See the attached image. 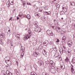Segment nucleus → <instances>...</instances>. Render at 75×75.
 <instances>
[{
    "mask_svg": "<svg viewBox=\"0 0 75 75\" xmlns=\"http://www.w3.org/2000/svg\"><path fill=\"white\" fill-rule=\"evenodd\" d=\"M51 27L53 28L54 30L56 29L57 31H60L62 34H64L65 33L64 31H62V30L61 28H60L59 27L57 26L56 27L55 26V25L54 24H52L51 25Z\"/></svg>",
    "mask_w": 75,
    "mask_h": 75,
    "instance_id": "obj_1",
    "label": "nucleus"
},
{
    "mask_svg": "<svg viewBox=\"0 0 75 75\" xmlns=\"http://www.w3.org/2000/svg\"><path fill=\"white\" fill-rule=\"evenodd\" d=\"M28 34L26 35L23 38V40L24 41H25V40H27L28 39V38H30V37L33 34L32 32L30 30L28 31Z\"/></svg>",
    "mask_w": 75,
    "mask_h": 75,
    "instance_id": "obj_2",
    "label": "nucleus"
},
{
    "mask_svg": "<svg viewBox=\"0 0 75 75\" xmlns=\"http://www.w3.org/2000/svg\"><path fill=\"white\" fill-rule=\"evenodd\" d=\"M38 64L40 66L42 65V66H44V63L43 61L41 60H40L38 61Z\"/></svg>",
    "mask_w": 75,
    "mask_h": 75,
    "instance_id": "obj_3",
    "label": "nucleus"
},
{
    "mask_svg": "<svg viewBox=\"0 0 75 75\" xmlns=\"http://www.w3.org/2000/svg\"><path fill=\"white\" fill-rule=\"evenodd\" d=\"M4 59L5 60V62L7 64V63H8V62L10 61V57L9 56H7Z\"/></svg>",
    "mask_w": 75,
    "mask_h": 75,
    "instance_id": "obj_4",
    "label": "nucleus"
},
{
    "mask_svg": "<svg viewBox=\"0 0 75 75\" xmlns=\"http://www.w3.org/2000/svg\"><path fill=\"white\" fill-rule=\"evenodd\" d=\"M47 34L50 36H53V33L51 30H48L46 32Z\"/></svg>",
    "mask_w": 75,
    "mask_h": 75,
    "instance_id": "obj_5",
    "label": "nucleus"
},
{
    "mask_svg": "<svg viewBox=\"0 0 75 75\" xmlns=\"http://www.w3.org/2000/svg\"><path fill=\"white\" fill-rule=\"evenodd\" d=\"M35 30L36 32H37V33H40V32H41V28H40V27H36L35 28Z\"/></svg>",
    "mask_w": 75,
    "mask_h": 75,
    "instance_id": "obj_6",
    "label": "nucleus"
},
{
    "mask_svg": "<svg viewBox=\"0 0 75 75\" xmlns=\"http://www.w3.org/2000/svg\"><path fill=\"white\" fill-rule=\"evenodd\" d=\"M7 43L8 44H10V47H11L13 46V42L10 40L9 39L8 40Z\"/></svg>",
    "mask_w": 75,
    "mask_h": 75,
    "instance_id": "obj_7",
    "label": "nucleus"
},
{
    "mask_svg": "<svg viewBox=\"0 0 75 75\" xmlns=\"http://www.w3.org/2000/svg\"><path fill=\"white\" fill-rule=\"evenodd\" d=\"M59 51L60 52V53H62V54L63 52H65V53H66V52L65 51V50H63L62 48L60 47L59 48Z\"/></svg>",
    "mask_w": 75,
    "mask_h": 75,
    "instance_id": "obj_8",
    "label": "nucleus"
},
{
    "mask_svg": "<svg viewBox=\"0 0 75 75\" xmlns=\"http://www.w3.org/2000/svg\"><path fill=\"white\" fill-rule=\"evenodd\" d=\"M68 45L69 47H71L72 45V41L71 40H69L68 42Z\"/></svg>",
    "mask_w": 75,
    "mask_h": 75,
    "instance_id": "obj_9",
    "label": "nucleus"
},
{
    "mask_svg": "<svg viewBox=\"0 0 75 75\" xmlns=\"http://www.w3.org/2000/svg\"><path fill=\"white\" fill-rule=\"evenodd\" d=\"M33 56L34 57H37L40 56V54H39L38 52H35L33 53Z\"/></svg>",
    "mask_w": 75,
    "mask_h": 75,
    "instance_id": "obj_10",
    "label": "nucleus"
},
{
    "mask_svg": "<svg viewBox=\"0 0 75 75\" xmlns=\"http://www.w3.org/2000/svg\"><path fill=\"white\" fill-rule=\"evenodd\" d=\"M50 70L51 72L53 74H54V73L55 72V71H56V69H55L54 68H52Z\"/></svg>",
    "mask_w": 75,
    "mask_h": 75,
    "instance_id": "obj_11",
    "label": "nucleus"
},
{
    "mask_svg": "<svg viewBox=\"0 0 75 75\" xmlns=\"http://www.w3.org/2000/svg\"><path fill=\"white\" fill-rule=\"evenodd\" d=\"M44 15L47 16V15H50L51 14V12H44Z\"/></svg>",
    "mask_w": 75,
    "mask_h": 75,
    "instance_id": "obj_12",
    "label": "nucleus"
},
{
    "mask_svg": "<svg viewBox=\"0 0 75 75\" xmlns=\"http://www.w3.org/2000/svg\"><path fill=\"white\" fill-rule=\"evenodd\" d=\"M70 5L71 6L75 7V2L73 1L70 2Z\"/></svg>",
    "mask_w": 75,
    "mask_h": 75,
    "instance_id": "obj_13",
    "label": "nucleus"
},
{
    "mask_svg": "<svg viewBox=\"0 0 75 75\" xmlns=\"http://www.w3.org/2000/svg\"><path fill=\"white\" fill-rule=\"evenodd\" d=\"M71 62L73 64H75V57H73V59L71 60Z\"/></svg>",
    "mask_w": 75,
    "mask_h": 75,
    "instance_id": "obj_14",
    "label": "nucleus"
},
{
    "mask_svg": "<svg viewBox=\"0 0 75 75\" xmlns=\"http://www.w3.org/2000/svg\"><path fill=\"white\" fill-rule=\"evenodd\" d=\"M62 9H63V11L64 13H66L67 11V9L66 8H65L64 7H62Z\"/></svg>",
    "mask_w": 75,
    "mask_h": 75,
    "instance_id": "obj_15",
    "label": "nucleus"
},
{
    "mask_svg": "<svg viewBox=\"0 0 75 75\" xmlns=\"http://www.w3.org/2000/svg\"><path fill=\"white\" fill-rule=\"evenodd\" d=\"M6 73L7 74V75H12V73H11V72H10V71H8L7 70L6 72Z\"/></svg>",
    "mask_w": 75,
    "mask_h": 75,
    "instance_id": "obj_16",
    "label": "nucleus"
},
{
    "mask_svg": "<svg viewBox=\"0 0 75 75\" xmlns=\"http://www.w3.org/2000/svg\"><path fill=\"white\" fill-rule=\"evenodd\" d=\"M35 16H37V17H40V13H38L37 12V13H35Z\"/></svg>",
    "mask_w": 75,
    "mask_h": 75,
    "instance_id": "obj_17",
    "label": "nucleus"
},
{
    "mask_svg": "<svg viewBox=\"0 0 75 75\" xmlns=\"http://www.w3.org/2000/svg\"><path fill=\"white\" fill-rule=\"evenodd\" d=\"M33 24L35 27H38V23L36 21H35L33 23Z\"/></svg>",
    "mask_w": 75,
    "mask_h": 75,
    "instance_id": "obj_18",
    "label": "nucleus"
},
{
    "mask_svg": "<svg viewBox=\"0 0 75 75\" xmlns=\"http://www.w3.org/2000/svg\"><path fill=\"white\" fill-rule=\"evenodd\" d=\"M73 67H74V66H73L72 64H71V72H72L74 70V68H73Z\"/></svg>",
    "mask_w": 75,
    "mask_h": 75,
    "instance_id": "obj_19",
    "label": "nucleus"
},
{
    "mask_svg": "<svg viewBox=\"0 0 75 75\" xmlns=\"http://www.w3.org/2000/svg\"><path fill=\"white\" fill-rule=\"evenodd\" d=\"M66 40V37H65V36H64L63 37V38L62 39V42H64Z\"/></svg>",
    "mask_w": 75,
    "mask_h": 75,
    "instance_id": "obj_20",
    "label": "nucleus"
},
{
    "mask_svg": "<svg viewBox=\"0 0 75 75\" xmlns=\"http://www.w3.org/2000/svg\"><path fill=\"white\" fill-rule=\"evenodd\" d=\"M22 3L23 6H24V7L25 6V4H26L25 1H22Z\"/></svg>",
    "mask_w": 75,
    "mask_h": 75,
    "instance_id": "obj_21",
    "label": "nucleus"
},
{
    "mask_svg": "<svg viewBox=\"0 0 75 75\" xmlns=\"http://www.w3.org/2000/svg\"><path fill=\"white\" fill-rule=\"evenodd\" d=\"M61 65V68H62V69H65V65L64 64H63L62 65Z\"/></svg>",
    "mask_w": 75,
    "mask_h": 75,
    "instance_id": "obj_22",
    "label": "nucleus"
},
{
    "mask_svg": "<svg viewBox=\"0 0 75 75\" xmlns=\"http://www.w3.org/2000/svg\"><path fill=\"white\" fill-rule=\"evenodd\" d=\"M50 63L52 65V66H54V62H53V61H50Z\"/></svg>",
    "mask_w": 75,
    "mask_h": 75,
    "instance_id": "obj_23",
    "label": "nucleus"
},
{
    "mask_svg": "<svg viewBox=\"0 0 75 75\" xmlns=\"http://www.w3.org/2000/svg\"><path fill=\"white\" fill-rule=\"evenodd\" d=\"M24 52L23 51L22 53V54H21V58H23V56H24Z\"/></svg>",
    "mask_w": 75,
    "mask_h": 75,
    "instance_id": "obj_24",
    "label": "nucleus"
},
{
    "mask_svg": "<svg viewBox=\"0 0 75 75\" xmlns=\"http://www.w3.org/2000/svg\"><path fill=\"white\" fill-rule=\"evenodd\" d=\"M26 18L28 19V20H30V18H31V16L30 15H28Z\"/></svg>",
    "mask_w": 75,
    "mask_h": 75,
    "instance_id": "obj_25",
    "label": "nucleus"
},
{
    "mask_svg": "<svg viewBox=\"0 0 75 75\" xmlns=\"http://www.w3.org/2000/svg\"><path fill=\"white\" fill-rule=\"evenodd\" d=\"M65 61L66 62H69V59L68 57H67L66 59H65Z\"/></svg>",
    "mask_w": 75,
    "mask_h": 75,
    "instance_id": "obj_26",
    "label": "nucleus"
},
{
    "mask_svg": "<svg viewBox=\"0 0 75 75\" xmlns=\"http://www.w3.org/2000/svg\"><path fill=\"white\" fill-rule=\"evenodd\" d=\"M42 53L43 54H47V52L45 51V50H43L42 51Z\"/></svg>",
    "mask_w": 75,
    "mask_h": 75,
    "instance_id": "obj_27",
    "label": "nucleus"
},
{
    "mask_svg": "<svg viewBox=\"0 0 75 75\" xmlns=\"http://www.w3.org/2000/svg\"><path fill=\"white\" fill-rule=\"evenodd\" d=\"M30 75H37V74L34 72H32Z\"/></svg>",
    "mask_w": 75,
    "mask_h": 75,
    "instance_id": "obj_28",
    "label": "nucleus"
},
{
    "mask_svg": "<svg viewBox=\"0 0 75 75\" xmlns=\"http://www.w3.org/2000/svg\"><path fill=\"white\" fill-rule=\"evenodd\" d=\"M54 67V66H52V65L51 66V65H50L48 67V68L50 70V69H52V68H53L52 67Z\"/></svg>",
    "mask_w": 75,
    "mask_h": 75,
    "instance_id": "obj_29",
    "label": "nucleus"
},
{
    "mask_svg": "<svg viewBox=\"0 0 75 75\" xmlns=\"http://www.w3.org/2000/svg\"><path fill=\"white\" fill-rule=\"evenodd\" d=\"M57 19H54V23H55V24H58V22H57Z\"/></svg>",
    "mask_w": 75,
    "mask_h": 75,
    "instance_id": "obj_30",
    "label": "nucleus"
},
{
    "mask_svg": "<svg viewBox=\"0 0 75 75\" xmlns=\"http://www.w3.org/2000/svg\"><path fill=\"white\" fill-rule=\"evenodd\" d=\"M49 44L50 45H54V44L53 42L51 41L50 42Z\"/></svg>",
    "mask_w": 75,
    "mask_h": 75,
    "instance_id": "obj_31",
    "label": "nucleus"
},
{
    "mask_svg": "<svg viewBox=\"0 0 75 75\" xmlns=\"http://www.w3.org/2000/svg\"><path fill=\"white\" fill-rule=\"evenodd\" d=\"M0 44H3V40L1 39H0Z\"/></svg>",
    "mask_w": 75,
    "mask_h": 75,
    "instance_id": "obj_32",
    "label": "nucleus"
},
{
    "mask_svg": "<svg viewBox=\"0 0 75 75\" xmlns=\"http://www.w3.org/2000/svg\"><path fill=\"white\" fill-rule=\"evenodd\" d=\"M6 4L8 7H9V6H10V1H9L7 2Z\"/></svg>",
    "mask_w": 75,
    "mask_h": 75,
    "instance_id": "obj_33",
    "label": "nucleus"
},
{
    "mask_svg": "<svg viewBox=\"0 0 75 75\" xmlns=\"http://www.w3.org/2000/svg\"><path fill=\"white\" fill-rule=\"evenodd\" d=\"M64 11H61L60 12V15H62V14H64Z\"/></svg>",
    "mask_w": 75,
    "mask_h": 75,
    "instance_id": "obj_34",
    "label": "nucleus"
},
{
    "mask_svg": "<svg viewBox=\"0 0 75 75\" xmlns=\"http://www.w3.org/2000/svg\"><path fill=\"white\" fill-rule=\"evenodd\" d=\"M23 14L22 13H20V14H19V16H20V17H23Z\"/></svg>",
    "mask_w": 75,
    "mask_h": 75,
    "instance_id": "obj_35",
    "label": "nucleus"
},
{
    "mask_svg": "<svg viewBox=\"0 0 75 75\" xmlns=\"http://www.w3.org/2000/svg\"><path fill=\"white\" fill-rule=\"evenodd\" d=\"M15 73H16V74H17V73H18V70H17V69H15Z\"/></svg>",
    "mask_w": 75,
    "mask_h": 75,
    "instance_id": "obj_36",
    "label": "nucleus"
},
{
    "mask_svg": "<svg viewBox=\"0 0 75 75\" xmlns=\"http://www.w3.org/2000/svg\"><path fill=\"white\" fill-rule=\"evenodd\" d=\"M45 63L46 64H47V65H48V64H49L50 63V62H49L48 61H47L45 62Z\"/></svg>",
    "mask_w": 75,
    "mask_h": 75,
    "instance_id": "obj_37",
    "label": "nucleus"
},
{
    "mask_svg": "<svg viewBox=\"0 0 75 75\" xmlns=\"http://www.w3.org/2000/svg\"><path fill=\"white\" fill-rule=\"evenodd\" d=\"M38 49L40 50H42V47H41V46H39V48H38Z\"/></svg>",
    "mask_w": 75,
    "mask_h": 75,
    "instance_id": "obj_38",
    "label": "nucleus"
},
{
    "mask_svg": "<svg viewBox=\"0 0 75 75\" xmlns=\"http://www.w3.org/2000/svg\"><path fill=\"white\" fill-rule=\"evenodd\" d=\"M57 72H59V71H61V69H58L57 68Z\"/></svg>",
    "mask_w": 75,
    "mask_h": 75,
    "instance_id": "obj_39",
    "label": "nucleus"
},
{
    "mask_svg": "<svg viewBox=\"0 0 75 75\" xmlns=\"http://www.w3.org/2000/svg\"><path fill=\"white\" fill-rule=\"evenodd\" d=\"M8 31L7 32L8 34H10V30H8Z\"/></svg>",
    "mask_w": 75,
    "mask_h": 75,
    "instance_id": "obj_40",
    "label": "nucleus"
},
{
    "mask_svg": "<svg viewBox=\"0 0 75 75\" xmlns=\"http://www.w3.org/2000/svg\"><path fill=\"white\" fill-rule=\"evenodd\" d=\"M27 5H30V6H31V4L30 3V2L27 3Z\"/></svg>",
    "mask_w": 75,
    "mask_h": 75,
    "instance_id": "obj_41",
    "label": "nucleus"
},
{
    "mask_svg": "<svg viewBox=\"0 0 75 75\" xmlns=\"http://www.w3.org/2000/svg\"><path fill=\"white\" fill-rule=\"evenodd\" d=\"M3 37H4V35H3V34H1V35L0 36L1 38H3Z\"/></svg>",
    "mask_w": 75,
    "mask_h": 75,
    "instance_id": "obj_42",
    "label": "nucleus"
},
{
    "mask_svg": "<svg viewBox=\"0 0 75 75\" xmlns=\"http://www.w3.org/2000/svg\"><path fill=\"white\" fill-rule=\"evenodd\" d=\"M14 4V3H13V1H11V3H10V4H11V5H13Z\"/></svg>",
    "mask_w": 75,
    "mask_h": 75,
    "instance_id": "obj_43",
    "label": "nucleus"
},
{
    "mask_svg": "<svg viewBox=\"0 0 75 75\" xmlns=\"http://www.w3.org/2000/svg\"><path fill=\"white\" fill-rule=\"evenodd\" d=\"M40 46V47H43V44L42 43L41 44Z\"/></svg>",
    "mask_w": 75,
    "mask_h": 75,
    "instance_id": "obj_44",
    "label": "nucleus"
},
{
    "mask_svg": "<svg viewBox=\"0 0 75 75\" xmlns=\"http://www.w3.org/2000/svg\"><path fill=\"white\" fill-rule=\"evenodd\" d=\"M46 73V72H43L42 75H45V73Z\"/></svg>",
    "mask_w": 75,
    "mask_h": 75,
    "instance_id": "obj_45",
    "label": "nucleus"
},
{
    "mask_svg": "<svg viewBox=\"0 0 75 75\" xmlns=\"http://www.w3.org/2000/svg\"><path fill=\"white\" fill-rule=\"evenodd\" d=\"M72 72V74H75V70H74L72 72Z\"/></svg>",
    "mask_w": 75,
    "mask_h": 75,
    "instance_id": "obj_46",
    "label": "nucleus"
},
{
    "mask_svg": "<svg viewBox=\"0 0 75 75\" xmlns=\"http://www.w3.org/2000/svg\"><path fill=\"white\" fill-rule=\"evenodd\" d=\"M17 40H20V38L18 37H17Z\"/></svg>",
    "mask_w": 75,
    "mask_h": 75,
    "instance_id": "obj_47",
    "label": "nucleus"
},
{
    "mask_svg": "<svg viewBox=\"0 0 75 75\" xmlns=\"http://www.w3.org/2000/svg\"><path fill=\"white\" fill-rule=\"evenodd\" d=\"M16 64H17V66H18V62H17V61L16 62Z\"/></svg>",
    "mask_w": 75,
    "mask_h": 75,
    "instance_id": "obj_48",
    "label": "nucleus"
},
{
    "mask_svg": "<svg viewBox=\"0 0 75 75\" xmlns=\"http://www.w3.org/2000/svg\"><path fill=\"white\" fill-rule=\"evenodd\" d=\"M52 45L53 48H55V45H54V44H53V45Z\"/></svg>",
    "mask_w": 75,
    "mask_h": 75,
    "instance_id": "obj_49",
    "label": "nucleus"
},
{
    "mask_svg": "<svg viewBox=\"0 0 75 75\" xmlns=\"http://www.w3.org/2000/svg\"><path fill=\"white\" fill-rule=\"evenodd\" d=\"M57 55V54H55V55H54V57L55 58H57V57H58V56H56V55Z\"/></svg>",
    "mask_w": 75,
    "mask_h": 75,
    "instance_id": "obj_50",
    "label": "nucleus"
},
{
    "mask_svg": "<svg viewBox=\"0 0 75 75\" xmlns=\"http://www.w3.org/2000/svg\"><path fill=\"white\" fill-rule=\"evenodd\" d=\"M59 39H57V40L56 41V42H59Z\"/></svg>",
    "mask_w": 75,
    "mask_h": 75,
    "instance_id": "obj_51",
    "label": "nucleus"
},
{
    "mask_svg": "<svg viewBox=\"0 0 75 75\" xmlns=\"http://www.w3.org/2000/svg\"><path fill=\"white\" fill-rule=\"evenodd\" d=\"M12 18H12V17H11V18L9 19V21L10 20H12Z\"/></svg>",
    "mask_w": 75,
    "mask_h": 75,
    "instance_id": "obj_52",
    "label": "nucleus"
},
{
    "mask_svg": "<svg viewBox=\"0 0 75 75\" xmlns=\"http://www.w3.org/2000/svg\"><path fill=\"white\" fill-rule=\"evenodd\" d=\"M60 5H57V7H59Z\"/></svg>",
    "mask_w": 75,
    "mask_h": 75,
    "instance_id": "obj_53",
    "label": "nucleus"
},
{
    "mask_svg": "<svg viewBox=\"0 0 75 75\" xmlns=\"http://www.w3.org/2000/svg\"><path fill=\"white\" fill-rule=\"evenodd\" d=\"M17 37H20V35H19V34H18L17 35Z\"/></svg>",
    "mask_w": 75,
    "mask_h": 75,
    "instance_id": "obj_54",
    "label": "nucleus"
},
{
    "mask_svg": "<svg viewBox=\"0 0 75 75\" xmlns=\"http://www.w3.org/2000/svg\"><path fill=\"white\" fill-rule=\"evenodd\" d=\"M13 13H15V9L13 10Z\"/></svg>",
    "mask_w": 75,
    "mask_h": 75,
    "instance_id": "obj_55",
    "label": "nucleus"
},
{
    "mask_svg": "<svg viewBox=\"0 0 75 75\" xmlns=\"http://www.w3.org/2000/svg\"><path fill=\"white\" fill-rule=\"evenodd\" d=\"M19 17H17V20H19Z\"/></svg>",
    "mask_w": 75,
    "mask_h": 75,
    "instance_id": "obj_56",
    "label": "nucleus"
},
{
    "mask_svg": "<svg viewBox=\"0 0 75 75\" xmlns=\"http://www.w3.org/2000/svg\"><path fill=\"white\" fill-rule=\"evenodd\" d=\"M45 75H48V74H47V73H45Z\"/></svg>",
    "mask_w": 75,
    "mask_h": 75,
    "instance_id": "obj_57",
    "label": "nucleus"
},
{
    "mask_svg": "<svg viewBox=\"0 0 75 75\" xmlns=\"http://www.w3.org/2000/svg\"><path fill=\"white\" fill-rule=\"evenodd\" d=\"M27 28H26L25 29V31H27Z\"/></svg>",
    "mask_w": 75,
    "mask_h": 75,
    "instance_id": "obj_58",
    "label": "nucleus"
},
{
    "mask_svg": "<svg viewBox=\"0 0 75 75\" xmlns=\"http://www.w3.org/2000/svg\"><path fill=\"white\" fill-rule=\"evenodd\" d=\"M63 48H64V49L65 48V46H63Z\"/></svg>",
    "mask_w": 75,
    "mask_h": 75,
    "instance_id": "obj_59",
    "label": "nucleus"
},
{
    "mask_svg": "<svg viewBox=\"0 0 75 75\" xmlns=\"http://www.w3.org/2000/svg\"><path fill=\"white\" fill-rule=\"evenodd\" d=\"M61 19H62V20H63V19H64V18H61Z\"/></svg>",
    "mask_w": 75,
    "mask_h": 75,
    "instance_id": "obj_60",
    "label": "nucleus"
},
{
    "mask_svg": "<svg viewBox=\"0 0 75 75\" xmlns=\"http://www.w3.org/2000/svg\"><path fill=\"white\" fill-rule=\"evenodd\" d=\"M24 70H25H25H26V69L25 68L24 69Z\"/></svg>",
    "mask_w": 75,
    "mask_h": 75,
    "instance_id": "obj_61",
    "label": "nucleus"
},
{
    "mask_svg": "<svg viewBox=\"0 0 75 75\" xmlns=\"http://www.w3.org/2000/svg\"><path fill=\"white\" fill-rule=\"evenodd\" d=\"M68 53H70V52L68 51Z\"/></svg>",
    "mask_w": 75,
    "mask_h": 75,
    "instance_id": "obj_62",
    "label": "nucleus"
},
{
    "mask_svg": "<svg viewBox=\"0 0 75 75\" xmlns=\"http://www.w3.org/2000/svg\"><path fill=\"white\" fill-rule=\"evenodd\" d=\"M24 0H21V1H23Z\"/></svg>",
    "mask_w": 75,
    "mask_h": 75,
    "instance_id": "obj_63",
    "label": "nucleus"
},
{
    "mask_svg": "<svg viewBox=\"0 0 75 75\" xmlns=\"http://www.w3.org/2000/svg\"><path fill=\"white\" fill-rule=\"evenodd\" d=\"M4 75H6V74H4Z\"/></svg>",
    "mask_w": 75,
    "mask_h": 75,
    "instance_id": "obj_64",
    "label": "nucleus"
}]
</instances>
